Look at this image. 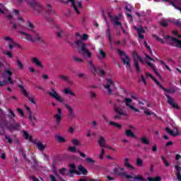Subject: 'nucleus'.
I'll use <instances>...</instances> for the list:
<instances>
[{"label": "nucleus", "instance_id": "1", "mask_svg": "<svg viewBox=\"0 0 181 181\" xmlns=\"http://www.w3.org/2000/svg\"><path fill=\"white\" fill-rule=\"evenodd\" d=\"M125 103L127 107H129L131 110H133L135 112H138L139 110L133 105H131V103H132V99L131 98H124L121 95H115V101L113 103V111L116 113L115 118L116 119H121V117L122 115L124 117L127 116V110L125 109V105H124Z\"/></svg>", "mask_w": 181, "mask_h": 181}, {"label": "nucleus", "instance_id": "2", "mask_svg": "<svg viewBox=\"0 0 181 181\" xmlns=\"http://www.w3.org/2000/svg\"><path fill=\"white\" fill-rule=\"evenodd\" d=\"M75 44L77 46L78 52L83 57H87L88 59L91 58L92 54L86 47V43L83 41L76 40Z\"/></svg>", "mask_w": 181, "mask_h": 181}, {"label": "nucleus", "instance_id": "3", "mask_svg": "<svg viewBox=\"0 0 181 181\" xmlns=\"http://www.w3.org/2000/svg\"><path fill=\"white\" fill-rule=\"evenodd\" d=\"M60 1L62 2V4H65V5L71 2V6L74 8L77 15H80V9H83V0H67L66 1L60 0Z\"/></svg>", "mask_w": 181, "mask_h": 181}, {"label": "nucleus", "instance_id": "4", "mask_svg": "<svg viewBox=\"0 0 181 181\" xmlns=\"http://www.w3.org/2000/svg\"><path fill=\"white\" fill-rule=\"evenodd\" d=\"M113 173L114 175H117V176H122V177H126V179H134V176L125 173V169H124V168L118 167L114 168Z\"/></svg>", "mask_w": 181, "mask_h": 181}, {"label": "nucleus", "instance_id": "5", "mask_svg": "<svg viewBox=\"0 0 181 181\" xmlns=\"http://www.w3.org/2000/svg\"><path fill=\"white\" fill-rule=\"evenodd\" d=\"M103 86L105 90H107L108 94H112V90L115 88L114 81H112L111 79H106Z\"/></svg>", "mask_w": 181, "mask_h": 181}, {"label": "nucleus", "instance_id": "6", "mask_svg": "<svg viewBox=\"0 0 181 181\" xmlns=\"http://www.w3.org/2000/svg\"><path fill=\"white\" fill-rule=\"evenodd\" d=\"M118 53L119 56H121L122 61L123 62L124 64L126 65L127 69H131V64H129L131 59H129V57H128L127 54L124 53L121 50H119Z\"/></svg>", "mask_w": 181, "mask_h": 181}, {"label": "nucleus", "instance_id": "7", "mask_svg": "<svg viewBox=\"0 0 181 181\" xmlns=\"http://www.w3.org/2000/svg\"><path fill=\"white\" fill-rule=\"evenodd\" d=\"M49 96L52 97V98H54L56 101H59V103H63L64 101V98L62 97L56 90L53 88H51L50 92L48 93Z\"/></svg>", "mask_w": 181, "mask_h": 181}, {"label": "nucleus", "instance_id": "8", "mask_svg": "<svg viewBox=\"0 0 181 181\" xmlns=\"http://www.w3.org/2000/svg\"><path fill=\"white\" fill-rule=\"evenodd\" d=\"M108 15L110 18V21H112V22H114L115 28L117 29V28H118L119 26L120 29H122V30H124V27L122 26V24L121 23V22L119 21V19H121L120 16L112 17L110 13Z\"/></svg>", "mask_w": 181, "mask_h": 181}, {"label": "nucleus", "instance_id": "9", "mask_svg": "<svg viewBox=\"0 0 181 181\" xmlns=\"http://www.w3.org/2000/svg\"><path fill=\"white\" fill-rule=\"evenodd\" d=\"M134 66H135L136 71H137V73H141V66H139V64L138 63V62H141V63H144V61L142 60L141 57L138 55V54H134Z\"/></svg>", "mask_w": 181, "mask_h": 181}, {"label": "nucleus", "instance_id": "10", "mask_svg": "<svg viewBox=\"0 0 181 181\" xmlns=\"http://www.w3.org/2000/svg\"><path fill=\"white\" fill-rule=\"evenodd\" d=\"M163 39H165V40H171L173 42V46H175V47H181V40H177V38L173 37L170 35H167V36H164Z\"/></svg>", "mask_w": 181, "mask_h": 181}, {"label": "nucleus", "instance_id": "11", "mask_svg": "<svg viewBox=\"0 0 181 181\" xmlns=\"http://www.w3.org/2000/svg\"><path fill=\"white\" fill-rule=\"evenodd\" d=\"M30 6H32V8H33L34 9V13H35V15H39V13H40V12H42V6H40L39 4V3H37L35 1H33L32 3H30Z\"/></svg>", "mask_w": 181, "mask_h": 181}, {"label": "nucleus", "instance_id": "12", "mask_svg": "<svg viewBox=\"0 0 181 181\" xmlns=\"http://www.w3.org/2000/svg\"><path fill=\"white\" fill-rule=\"evenodd\" d=\"M18 87L21 89L22 94H23V95H25V97H27V98H28V100H29V101H30V103H32L33 104H36V102H35V100L33 99V98L29 97V93H28L26 89H25L23 86L19 85Z\"/></svg>", "mask_w": 181, "mask_h": 181}, {"label": "nucleus", "instance_id": "13", "mask_svg": "<svg viewBox=\"0 0 181 181\" xmlns=\"http://www.w3.org/2000/svg\"><path fill=\"white\" fill-rule=\"evenodd\" d=\"M165 97L168 98V103L170 104V106L173 107V108H176L177 110H179V105L177 103H175V100L170 95H168L167 93H164Z\"/></svg>", "mask_w": 181, "mask_h": 181}, {"label": "nucleus", "instance_id": "14", "mask_svg": "<svg viewBox=\"0 0 181 181\" xmlns=\"http://www.w3.org/2000/svg\"><path fill=\"white\" fill-rule=\"evenodd\" d=\"M57 113L54 115V118L57 122V124H60L62 122V109L57 108Z\"/></svg>", "mask_w": 181, "mask_h": 181}, {"label": "nucleus", "instance_id": "15", "mask_svg": "<svg viewBox=\"0 0 181 181\" xmlns=\"http://www.w3.org/2000/svg\"><path fill=\"white\" fill-rule=\"evenodd\" d=\"M30 62H31V63H33V64H35V66H37V67H39L40 69H43V65L42 64V61L40 59H39V58L32 57L30 59Z\"/></svg>", "mask_w": 181, "mask_h": 181}, {"label": "nucleus", "instance_id": "16", "mask_svg": "<svg viewBox=\"0 0 181 181\" xmlns=\"http://www.w3.org/2000/svg\"><path fill=\"white\" fill-rule=\"evenodd\" d=\"M12 74H13V73L8 69H5L3 74V77H8V80L10 84H13V81H12V78H11V76H12Z\"/></svg>", "mask_w": 181, "mask_h": 181}, {"label": "nucleus", "instance_id": "17", "mask_svg": "<svg viewBox=\"0 0 181 181\" xmlns=\"http://www.w3.org/2000/svg\"><path fill=\"white\" fill-rule=\"evenodd\" d=\"M165 131L167 134H169V135H171L172 136H177V135L180 134L179 131H177V129H175L174 130H172L170 128L166 127Z\"/></svg>", "mask_w": 181, "mask_h": 181}, {"label": "nucleus", "instance_id": "18", "mask_svg": "<svg viewBox=\"0 0 181 181\" xmlns=\"http://www.w3.org/2000/svg\"><path fill=\"white\" fill-rule=\"evenodd\" d=\"M35 145L37 146L38 151H40L41 152H43L46 148V145H44L40 141H35Z\"/></svg>", "mask_w": 181, "mask_h": 181}, {"label": "nucleus", "instance_id": "19", "mask_svg": "<svg viewBox=\"0 0 181 181\" xmlns=\"http://www.w3.org/2000/svg\"><path fill=\"white\" fill-rule=\"evenodd\" d=\"M88 64L90 66V71H92L94 76H97V74H98V71H97V68L95 67V66L93 64V62L89 61L88 62Z\"/></svg>", "mask_w": 181, "mask_h": 181}, {"label": "nucleus", "instance_id": "20", "mask_svg": "<svg viewBox=\"0 0 181 181\" xmlns=\"http://www.w3.org/2000/svg\"><path fill=\"white\" fill-rule=\"evenodd\" d=\"M20 33L21 35H23V37L24 39H25L26 40H28V42H32V43H33V42L35 41V40H33V37L26 33L24 32H20Z\"/></svg>", "mask_w": 181, "mask_h": 181}, {"label": "nucleus", "instance_id": "21", "mask_svg": "<svg viewBox=\"0 0 181 181\" xmlns=\"http://www.w3.org/2000/svg\"><path fill=\"white\" fill-rule=\"evenodd\" d=\"M124 165L128 169H131L132 170H135V167H134V165H131V163H129V158H125L124 159Z\"/></svg>", "mask_w": 181, "mask_h": 181}, {"label": "nucleus", "instance_id": "22", "mask_svg": "<svg viewBox=\"0 0 181 181\" xmlns=\"http://www.w3.org/2000/svg\"><path fill=\"white\" fill-rule=\"evenodd\" d=\"M160 89L163 90V91H165V93H169L170 94H174V93H176V90H175V88H173L166 89L165 87H163V85H160Z\"/></svg>", "mask_w": 181, "mask_h": 181}, {"label": "nucleus", "instance_id": "23", "mask_svg": "<svg viewBox=\"0 0 181 181\" xmlns=\"http://www.w3.org/2000/svg\"><path fill=\"white\" fill-rule=\"evenodd\" d=\"M29 119L30 121V124L33 127H35V125H36V122H37V119H36V117L35 116L32 117V113H30Z\"/></svg>", "mask_w": 181, "mask_h": 181}, {"label": "nucleus", "instance_id": "24", "mask_svg": "<svg viewBox=\"0 0 181 181\" xmlns=\"http://www.w3.org/2000/svg\"><path fill=\"white\" fill-rule=\"evenodd\" d=\"M146 64H148V66H149V67L153 69V70L154 73L156 74V76H158L160 78H162V76H160V74H159V73H158V71H156V68H155V66H153V64H152L151 62H146Z\"/></svg>", "mask_w": 181, "mask_h": 181}, {"label": "nucleus", "instance_id": "25", "mask_svg": "<svg viewBox=\"0 0 181 181\" xmlns=\"http://www.w3.org/2000/svg\"><path fill=\"white\" fill-rule=\"evenodd\" d=\"M98 143L99 144V146H101V148H105L106 142H105V139H104V137L100 136L99 138Z\"/></svg>", "mask_w": 181, "mask_h": 181}, {"label": "nucleus", "instance_id": "26", "mask_svg": "<svg viewBox=\"0 0 181 181\" xmlns=\"http://www.w3.org/2000/svg\"><path fill=\"white\" fill-rule=\"evenodd\" d=\"M64 106L66 107V110H68L69 117H73L74 115V113L73 112V108H71V106L69 105L68 104H65Z\"/></svg>", "mask_w": 181, "mask_h": 181}, {"label": "nucleus", "instance_id": "27", "mask_svg": "<svg viewBox=\"0 0 181 181\" xmlns=\"http://www.w3.org/2000/svg\"><path fill=\"white\" fill-rule=\"evenodd\" d=\"M64 93L67 95L69 94L70 95H72L73 97H76V93L73 91H71V89L70 88H66L64 90Z\"/></svg>", "mask_w": 181, "mask_h": 181}, {"label": "nucleus", "instance_id": "28", "mask_svg": "<svg viewBox=\"0 0 181 181\" xmlns=\"http://www.w3.org/2000/svg\"><path fill=\"white\" fill-rule=\"evenodd\" d=\"M20 125L18 123H16L15 124H13L10 127H8V129H9V131H11L12 132V131H15L16 129H19L20 128Z\"/></svg>", "mask_w": 181, "mask_h": 181}, {"label": "nucleus", "instance_id": "29", "mask_svg": "<svg viewBox=\"0 0 181 181\" xmlns=\"http://www.w3.org/2000/svg\"><path fill=\"white\" fill-rule=\"evenodd\" d=\"M33 43H35V42H40L42 40V37H40V35H39V33H35V35H33Z\"/></svg>", "mask_w": 181, "mask_h": 181}, {"label": "nucleus", "instance_id": "30", "mask_svg": "<svg viewBox=\"0 0 181 181\" xmlns=\"http://www.w3.org/2000/svg\"><path fill=\"white\" fill-rule=\"evenodd\" d=\"M148 181H162V177L160 176H157L156 177H148L147 178Z\"/></svg>", "mask_w": 181, "mask_h": 181}, {"label": "nucleus", "instance_id": "31", "mask_svg": "<svg viewBox=\"0 0 181 181\" xmlns=\"http://www.w3.org/2000/svg\"><path fill=\"white\" fill-rule=\"evenodd\" d=\"M125 134L127 136H129L130 138H135V134L131 129L126 130Z\"/></svg>", "mask_w": 181, "mask_h": 181}, {"label": "nucleus", "instance_id": "32", "mask_svg": "<svg viewBox=\"0 0 181 181\" xmlns=\"http://www.w3.org/2000/svg\"><path fill=\"white\" fill-rule=\"evenodd\" d=\"M55 138H56L57 142H60V143L66 142V139H64V137H63L60 135L56 136Z\"/></svg>", "mask_w": 181, "mask_h": 181}, {"label": "nucleus", "instance_id": "33", "mask_svg": "<svg viewBox=\"0 0 181 181\" xmlns=\"http://www.w3.org/2000/svg\"><path fill=\"white\" fill-rule=\"evenodd\" d=\"M23 136L24 138H25V139H29V141H32V136H29V133L26 132L25 130H23Z\"/></svg>", "mask_w": 181, "mask_h": 181}, {"label": "nucleus", "instance_id": "34", "mask_svg": "<svg viewBox=\"0 0 181 181\" xmlns=\"http://www.w3.org/2000/svg\"><path fill=\"white\" fill-rule=\"evenodd\" d=\"M141 141L142 144H144L145 145H149V144H150L149 139L145 136L141 137Z\"/></svg>", "mask_w": 181, "mask_h": 181}, {"label": "nucleus", "instance_id": "35", "mask_svg": "<svg viewBox=\"0 0 181 181\" xmlns=\"http://www.w3.org/2000/svg\"><path fill=\"white\" fill-rule=\"evenodd\" d=\"M78 170L81 172L82 175H87V169L84 168V167L80 165L78 167Z\"/></svg>", "mask_w": 181, "mask_h": 181}, {"label": "nucleus", "instance_id": "36", "mask_svg": "<svg viewBox=\"0 0 181 181\" xmlns=\"http://www.w3.org/2000/svg\"><path fill=\"white\" fill-rule=\"evenodd\" d=\"M98 51H99V54H100V57L102 59H106L107 54H105V52L103 51V49H99Z\"/></svg>", "mask_w": 181, "mask_h": 181}, {"label": "nucleus", "instance_id": "37", "mask_svg": "<svg viewBox=\"0 0 181 181\" xmlns=\"http://www.w3.org/2000/svg\"><path fill=\"white\" fill-rule=\"evenodd\" d=\"M161 160H163V162L165 166H166V168L170 166V163H169V161H168V160H166V158L163 156H161Z\"/></svg>", "mask_w": 181, "mask_h": 181}, {"label": "nucleus", "instance_id": "38", "mask_svg": "<svg viewBox=\"0 0 181 181\" xmlns=\"http://www.w3.org/2000/svg\"><path fill=\"white\" fill-rule=\"evenodd\" d=\"M136 165L140 168H142V166H144V160H142L141 158H137Z\"/></svg>", "mask_w": 181, "mask_h": 181}, {"label": "nucleus", "instance_id": "39", "mask_svg": "<svg viewBox=\"0 0 181 181\" xmlns=\"http://www.w3.org/2000/svg\"><path fill=\"white\" fill-rule=\"evenodd\" d=\"M58 78L62 80V81H69V76H67L60 74L58 76Z\"/></svg>", "mask_w": 181, "mask_h": 181}, {"label": "nucleus", "instance_id": "40", "mask_svg": "<svg viewBox=\"0 0 181 181\" xmlns=\"http://www.w3.org/2000/svg\"><path fill=\"white\" fill-rule=\"evenodd\" d=\"M133 179H134V180H140V181H144L145 180L144 177L141 175H137L133 177Z\"/></svg>", "mask_w": 181, "mask_h": 181}, {"label": "nucleus", "instance_id": "41", "mask_svg": "<svg viewBox=\"0 0 181 181\" xmlns=\"http://www.w3.org/2000/svg\"><path fill=\"white\" fill-rule=\"evenodd\" d=\"M76 36H80L81 40H88V35L83 34V35H80V34L76 33Z\"/></svg>", "mask_w": 181, "mask_h": 181}, {"label": "nucleus", "instance_id": "42", "mask_svg": "<svg viewBox=\"0 0 181 181\" xmlns=\"http://www.w3.org/2000/svg\"><path fill=\"white\" fill-rule=\"evenodd\" d=\"M4 40H5V42H7L8 44L13 43V39L11 37H8V36L4 37Z\"/></svg>", "mask_w": 181, "mask_h": 181}, {"label": "nucleus", "instance_id": "43", "mask_svg": "<svg viewBox=\"0 0 181 181\" xmlns=\"http://www.w3.org/2000/svg\"><path fill=\"white\" fill-rule=\"evenodd\" d=\"M134 29L137 31V33H145V30L143 27H139L136 28V27H134Z\"/></svg>", "mask_w": 181, "mask_h": 181}, {"label": "nucleus", "instance_id": "44", "mask_svg": "<svg viewBox=\"0 0 181 181\" xmlns=\"http://www.w3.org/2000/svg\"><path fill=\"white\" fill-rule=\"evenodd\" d=\"M27 25L29 30H30L31 32L33 31V30L35 29V25H33V24L30 23V21H28Z\"/></svg>", "mask_w": 181, "mask_h": 181}, {"label": "nucleus", "instance_id": "45", "mask_svg": "<svg viewBox=\"0 0 181 181\" xmlns=\"http://www.w3.org/2000/svg\"><path fill=\"white\" fill-rule=\"evenodd\" d=\"M74 62L76 63H83L84 62L81 58L77 57H74Z\"/></svg>", "mask_w": 181, "mask_h": 181}, {"label": "nucleus", "instance_id": "46", "mask_svg": "<svg viewBox=\"0 0 181 181\" xmlns=\"http://www.w3.org/2000/svg\"><path fill=\"white\" fill-rule=\"evenodd\" d=\"M106 34L109 37V41L111 42V30H110V26L107 25V29L106 30Z\"/></svg>", "mask_w": 181, "mask_h": 181}, {"label": "nucleus", "instance_id": "47", "mask_svg": "<svg viewBox=\"0 0 181 181\" xmlns=\"http://www.w3.org/2000/svg\"><path fill=\"white\" fill-rule=\"evenodd\" d=\"M109 124L112 125L113 127H116L117 128H121V124L115 122H110Z\"/></svg>", "mask_w": 181, "mask_h": 181}, {"label": "nucleus", "instance_id": "48", "mask_svg": "<svg viewBox=\"0 0 181 181\" xmlns=\"http://www.w3.org/2000/svg\"><path fill=\"white\" fill-rule=\"evenodd\" d=\"M16 62L18 69H21L22 70V69H23V64H22V62L17 59Z\"/></svg>", "mask_w": 181, "mask_h": 181}, {"label": "nucleus", "instance_id": "49", "mask_svg": "<svg viewBox=\"0 0 181 181\" xmlns=\"http://www.w3.org/2000/svg\"><path fill=\"white\" fill-rule=\"evenodd\" d=\"M104 155H105V150H104V148H101L100 153L99 154V159H103Z\"/></svg>", "mask_w": 181, "mask_h": 181}, {"label": "nucleus", "instance_id": "50", "mask_svg": "<svg viewBox=\"0 0 181 181\" xmlns=\"http://www.w3.org/2000/svg\"><path fill=\"white\" fill-rule=\"evenodd\" d=\"M10 115H8V117L10 119H12V118H15V112L12 111V109L8 110Z\"/></svg>", "mask_w": 181, "mask_h": 181}, {"label": "nucleus", "instance_id": "51", "mask_svg": "<svg viewBox=\"0 0 181 181\" xmlns=\"http://www.w3.org/2000/svg\"><path fill=\"white\" fill-rule=\"evenodd\" d=\"M160 25H161V26H163V28H166V26H168V21L162 20L161 21H160Z\"/></svg>", "mask_w": 181, "mask_h": 181}, {"label": "nucleus", "instance_id": "52", "mask_svg": "<svg viewBox=\"0 0 181 181\" xmlns=\"http://www.w3.org/2000/svg\"><path fill=\"white\" fill-rule=\"evenodd\" d=\"M68 150L70 151V152H72L73 153H76V152L77 151V148L74 146H69L68 148Z\"/></svg>", "mask_w": 181, "mask_h": 181}, {"label": "nucleus", "instance_id": "53", "mask_svg": "<svg viewBox=\"0 0 181 181\" xmlns=\"http://www.w3.org/2000/svg\"><path fill=\"white\" fill-rule=\"evenodd\" d=\"M71 143L73 144V145H76V146H80V141L77 139L71 140Z\"/></svg>", "mask_w": 181, "mask_h": 181}, {"label": "nucleus", "instance_id": "54", "mask_svg": "<svg viewBox=\"0 0 181 181\" xmlns=\"http://www.w3.org/2000/svg\"><path fill=\"white\" fill-rule=\"evenodd\" d=\"M144 114H146V115H152V114H153V112H152L151 110H149V109H145Z\"/></svg>", "mask_w": 181, "mask_h": 181}, {"label": "nucleus", "instance_id": "55", "mask_svg": "<svg viewBox=\"0 0 181 181\" xmlns=\"http://www.w3.org/2000/svg\"><path fill=\"white\" fill-rule=\"evenodd\" d=\"M4 139H6V141H8V144H12V139H11L9 136L6 135L4 136Z\"/></svg>", "mask_w": 181, "mask_h": 181}, {"label": "nucleus", "instance_id": "56", "mask_svg": "<svg viewBox=\"0 0 181 181\" xmlns=\"http://www.w3.org/2000/svg\"><path fill=\"white\" fill-rule=\"evenodd\" d=\"M69 166L72 169V170H70V173H75L76 170L74 169V168H76V165L74 164H71Z\"/></svg>", "mask_w": 181, "mask_h": 181}, {"label": "nucleus", "instance_id": "57", "mask_svg": "<svg viewBox=\"0 0 181 181\" xmlns=\"http://www.w3.org/2000/svg\"><path fill=\"white\" fill-rule=\"evenodd\" d=\"M153 37L158 40V42H160V43H165V41L162 38L158 37V35H153Z\"/></svg>", "mask_w": 181, "mask_h": 181}, {"label": "nucleus", "instance_id": "58", "mask_svg": "<svg viewBox=\"0 0 181 181\" xmlns=\"http://www.w3.org/2000/svg\"><path fill=\"white\" fill-rule=\"evenodd\" d=\"M66 170H67L64 168L59 169V173L62 175H66Z\"/></svg>", "mask_w": 181, "mask_h": 181}, {"label": "nucleus", "instance_id": "59", "mask_svg": "<svg viewBox=\"0 0 181 181\" xmlns=\"http://www.w3.org/2000/svg\"><path fill=\"white\" fill-rule=\"evenodd\" d=\"M5 54L6 56H8V57H9L10 59H12V57H13V54L9 51L6 52Z\"/></svg>", "mask_w": 181, "mask_h": 181}, {"label": "nucleus", "instance_id": "60", "mask_svg": "<svg viewBox=\"0 0 181 181\" xmlns=\"http://www.w3.org/2000/svg\"><path fill=\"white\" fill-rule=\"evenodd\" d=\"M90 98H95V97H97V95L95 94V93L90 91Z\"/></svg>", "mask_w": 181, "mask_h": 181}, {"label": "nucleus", "instance_id": "61", "mask_svg": "<svg viewBox=\"0 0 181 181\" xmlns=\"http://www.w3.org/2000/svg\"><path fill=\"white\" fill-rule=\"evenodd\" d=\"M35 88H37L38 90H41V91H45V88L40 86H37V84L34 85Z\"/></svg>", "mask_w": 181, "mask_h": 181}, {"label": "nucleus", "instance_id": "62", "mask_svg": "<svg viewBox=\"0 0 181 181\" xmlns=\"http://www.w3.org/2000/svg\"><path fill=\"white\" fill-rule=\"evenodd\" d=\"M46 11L47 12H52V6L51 5H47L46 6Z\"/></svg>", "mask_w": 181, "mask_h": 181}, {"label": "nucleus", "instance_id": "63", "mask_svg": "<svg viewBox=\"0 0 181 181\" xmlns=\"http://www.w3.org/2000/svg\"><path fill=\"white\" fill-rule=\"evenodd\" d=\"M6 84H8V82H6V81H0V87H4V86H6Z\"/></svg>", "mask_w": 181, "mask_h": 181}, {"label": "nucleus", "instance_id": "64", "mask_svg": "<svg viewBox=\"0 0 181 181\" xmlns=\"http://www.w3.org/2000/svg\"><path fill=\"white\" fill-rule=\"evenodd\" d=\"M177 179H178L180 181L181 180V175H180V173H177Z\"/></svg>", "mask_w": 181, "mask_h": 181}]
</instances>
